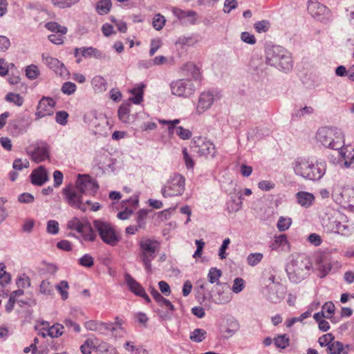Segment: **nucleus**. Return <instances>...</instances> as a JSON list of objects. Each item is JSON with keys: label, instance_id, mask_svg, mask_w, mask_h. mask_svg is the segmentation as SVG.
I'll list each match as a JSON object with an SVG mask.
<instances>
[{"label": "nucleus", "instance_id": "1", "mask_svg": "<svg viewBox=\"0 0 354 354\" xmlns=\"http://www.w3.org/2000/svg\"><path fill=\"white\" fill-rule=\"evenodd\" d=\"M295 174L309 180H319L325 174L326 162L324 160H317L313 162L309 158H297L292 162Z\"/></svg>", "mask_w": 354, "mask_h": 354}, {"label": "nucleus", "instance_id": "2", "mask_svg": "<svg viewBox=\"0 0 354 354\" xmlns=\"http://www.w3.org/2000/svg\"><path fill=\"white\" fill-rule=\"evenodd\" d=\"M310 258L304 253L292 255L286 266V272L290 281L297 283L306 279L313 270Z\"/></svg>", "mask_w": 354, "mask_h": 354}, {"label": "nucleus", "instance_id": "3", "mask_svg": "<svg viewBox=\"0 0 354 354\" xmlns=\"http://www.w3.org/2000/svg\"><path fill=\"white\" fill-rule=\"evenodd\" d=\"M275 274L272 270H266L263 273L261 292L271 303H279L284 297L285 288L279 283L275 281Z\"/></svg>", "mask_w": 354, "mask_h": 354}, {"label": "nucleus", "instance_id": "4", "mask_svg": "<svg viewBox=\"0 0 354 354\" xmlns=\"http://www.w3.org/2000/svg\"><path fill=\"white\" fill-rule=\"evenodd\" d=\"M266 63L279 70L289 71L292 68L290 53L280 46L268 47L266 50Z\"/></svg>", "mask_w": 354, "mask_h": 354}, {"label": "nucleus", "instance_id": "5", "mask_svg": "<svg viewBox=\"0 0 354 354\" xmlns=\"http://www.w3.org/2000/svg\"><path fill=\"white\" fill-rule=\"evenodd\" d=\"M317 140L325 147L339 150L344 144V136L341 129L336 127H322L316 135Z\"/></svg>", "mask_w": 354, "mask_h": 354}, {"label": "nucleus", "instance_id": "6", "mask_svg": "<svg viewBox=\"0 0 354 354\" xmlns=\"http://www.w3.org/2000/svg\"><path fill=\"white\" fill-rule=\"evenodd\" d=\"M93 225L105 243L114 246L120 241L119 235L110 223L102 219H95L93 221Z\"/></svg>", "mask_w": 354, "mask_h": 354}, {"label": "nucleus", "instance_id": "7", "mask_svg": "<svg viewBox=\"0 0 354 354\" xmlns=\"http://www.w3.org/2000/svg\"><path fill=\"white\" fill-rule=\"evenodd\" d=\"M185 178L179 174H174L162 187L161 194L164 197L181 196L185 191Z\"/></svg>", "mask_w": 354, "mask_h": 354}, {"label": "nucleus", "instance_id": "8", "mask_svg": "<svg viewBox=\"0 0 354 354\" xmlns=\"http://www.w3.org/2000/svg\"><path fill=\"white\" fill-rule=\"evenodd\" d=\"M67 227L71 230L77 231L84 241H94L96 239L97 235L86 218L80 220L74 217L68 222Z\"/></svg>", "mask_w": 354, "mask_h": 354}, {"label": "nucleus", "instance_id": "9", "mask_svg": "<svg viewBox=\"0 0 354 354\" xmlns=\"http://www.w3.org/2000/svg\"><path fill=\"white\" fill-rule=\"evenodd\" d=\"M140 254L142 262L148 273L151 272V261L156 257L158 250V243L155 241L142 238L140 241Z\"/></svg>", "mask_w": 354, "mask_h": 354}, {"label": "nucleus", "instance_id": "10", "mask_svg": "<svg viewBox=\"0 0 354 354\" xmlns=\"http://www.w3.org/2000/svg\"><path fill=\"white\" fill-rule=\"evenodd\" d=\"M171 92L173 95L189 97L194 94L196 89V85L189 78L180 79L170 84Z\"/></svg>", "mask_w": 354, "mask_h": 354}, {"label": "nucleus", "instance_id": "11", "mask_svg": "<svg viewBox=\"0 0 354 354\" xmlns=\"http://www.w3.org/2000/svg\"><path fill=\"white\" fill-rule=\"evenodd\" d=\"M26 153L35 162H41L49 158L48 145L42 141H37L26 148Z\"/></svg>", "mask_w": 354, "mask_h": 354}, {"label": "nucleus", "instance_id": "12", "mask_svg": "<svg viewBox=\"0 0 354 354\" xmlns=\"http://www.w3.org/2000/svg\"><path fill=\"white\" fill-rule=\"evenodd\" d=\"M346 216L339 211L334 210L331 213V217L329 218L330 227L334 232L347 236L351 230L346 222Z\"/></svg>", "mask_w": 354, "mask_h": 354}, {"label": "nucleus", "instance_id": "13", "mask_svg": "<svg viewBox=\"0 0 354 354\" xmlns=\"http://www.w3.org/2000/svg\"><path fill=\"white\" fill-rule=\"evenodd\" d=\"M63 193L66 197V202L71 206L83 212L86 210V204L82 201L83 194L77 186L66 187L64 189Z\"/></svg>", "mask_w": 354, "mask_h": 354}, {"label": "nucleus", "instance_id": "14", "mask_svg": "<svg viewBox=\"0 0 354 354\" xmlns=\"http://www.w3.org/2000/svg\"><path fill=\"white\" fill-rule=\"evenodd\" d=\"M192 147L197 148V153L200 156L214 157L216 150L214 145L209 140L201 136L195 137L192 140Z\"/></svg>", "mask_w": 354, "mask_h": 354}, {"label": "nucleus", "instance_id": "15", "mask_svg": "<svg viewBox=\"0 0 354 354\" xmlns=\"http://www.w3.org/2000/svg\"><path fill=\"white\" fill-rule=\"evenodd\" d=\"M76 185L82 194L91 196H94L99 187L95 180L88 176H80L76 182Z\"/></svg>", "mask_w": 354, "mask_h": 354}, {"label": "nucleus", "instance_id": "16", "mask_svg": "<svg viewBox=\"0 0 354 354\" xmlns=\"http://www.w3.org/2000/svg\"><path fill=\"white\" fill-rule=\"evenodd\" d=\"M218 95L213 92L205 91L200 94L196 111L198 114H202L211 108Z\"/></svg>", "mask_w": 354, "mask_h": 354}, {"label": "nucleus", "instance_id": "17", "mask_svg": "<svg viewBox=\"0 0 354 354\" xmlns=\"http://www.w3.org/2000/svg\"><path fill=\"white\" fill-rule=\"evenodd\" d=\"M55 102L50 97H44L39 102L35 113L36 119H40L46 115H51L53 113V109Z\"/></svg>", "mask_w": 354, "mask_h": 354}, {"label": "nucleus", "instance_id": "18", "mask_svg": "<svg viewBox=\"0 0 354 354\" xmlns=\"http://www.w3.org/2000/svg\"><path fill=\"white\" fill-rule=\"evenodd\" d=\"M42 60L51 70L61 77L68 75V72L64 64L56 58L42 55Z\"/></svg>", "mask_w": 354, "mask_h": 354}, {"label": "nucleus", "instance_id": "19", "mask_svg": "<svg viewBox=\"0 0 354 354\" xmlns=\"http://www.w3.org/2000/svg\"><path fill=\"white\" fill-rule=\"evenodd\" d=\"M333 197L337 202L345 203L354 208V188L344 187L339 194L335 193Z\"/></svg>", "mask_w": 354, "mask_h": 354}, {"label": "nucleus", "instance_id": "20", "mask_svg": "<svg viewBox=\"0 0 354 354\" xmlns=\"http://www.w3.org/2000/svg\"><path fill=\"white\" fill-rule=\"evenodd\" d=\"M31 183L34 185L41 186L48 180V175L44 166L34 169L30 174Z\"/></svg>", "mask_w": 354, "mask_h": 354}, {"label": "nucleus", "instance_id": "21", "mask_svg": "<svg viewBox=\"0 0 354 354\" xmlns=\"http://www.w3.org/2000/svg\"><path fill=\"white\" fill-rule=\"evenodd\" d=\"M183 74L191 79L193 82L198 84L201 78L199 68L193 63L189 62L185 64L181 68Z\"/></svg>", "mask_w": 354, "mask_h": 354}, {"label": "nucleus", "instance_id": "22", "mask_svg": "<svg viewBox=\"0 0 354 354\" xmlns=\"http://www.w3.org/2000/svg\"><path fill=\"white\" fill-rule=\"evenodd\" d=\"M87 330L98 332L100 334H106L111 330V325L109 323H104L96 320H90L84 324Z\"/></svg>", "mask_w": 354, "mask_h": 354}, {"label": "nucleus", "instance_id": "23", "mask_svg": "<svg viewBox=\"0 0 354 354\" xmlns=\"http://www.w3.org/2000/svg\"><path fill=\"white\" fill-rule=\"evenodd\" d=\"M295 197L298 204L305 208L310 207L315 201V196L307 192H299L295 194Z\"/></svg>", "mask_w": 354, "mask_h": 354}, {"label": "nucleus", "instance_id": "24", "mask_svg": "<svg viewBox=\"0 0 354 354\" xmlns=\"http://www.w3.org/2000/svg\"><path fill=\"white\" fill-rule=\"evenodd\" d=\"M308 11L314 17L321 16L326 11V7L317 0H308Z\"/></svg>", "mask_w": 354, "mask_h": 354}, {"label": "nucleus", "instance_id": "25", "mask_svg": "<svg viewBox=\"0 0 354 354\" xmlns=\"http://www.w3.org/2000/svg\"><path fill=\"white\" fill-rule=\"evenodd\" d=\"M288 241L286 234H280L274 237V241L270 245L272 250H285L288 247Z\"/></svg>", "mask_w": 354, "mask_h": 354}, {"label": "nucleus", "instance_id": "26", "mask_svg": "<svg viewBox=\"0 0 354 354\" xmlns=\"http://www.w3.org/2000/svg\"><path fill=\"white\" fill-rule=\"evenodd\" d=\"M81 54L84 57H95V59H102L105 58V55L100 50L93 47H82L80 48Z\"/></svg>", "mask_w": 354, "mask_h": 354}, {"label": "nucleus", "instance_id": "27", "mask_svg": "<svg viewBox=\"0 0 354 354\" xmlns=\"http://www.w3.org/2000/svg\"><path fill=\"white\" fill-rule=\"evenodd\" d=\"M91 84L95 93H103L107 89L106 80L100 75L95 76L92 79Z\"/></svg>", "mask_w": 354, "mask_h": 354}, {"label": "nucleus", "instance_id": "28", "mask_svg": "<svg viewBox=\"0 0 354 354\" xmlns=\"http://www.w3.org/2000/svg\"><path fill=\"white\" fill-rule=\"evenodd\" d=\"M125 281L131 292L139 296L144 293V288L129 274H125Z\"/></svg>", "mask_w": 354, "mask_h": 354}, {"label": "nucleus", "instance_id": "29", "mask_svg": "<svg viewBox=\"0 0 354 354\" xmlns=\"http://www.w3.org/2000/svg\"><path fill=\"white\" fill-rule=\"evenodd\" d=\"M317 269L320 272V277H326L331 270V266L329 261L319 257L317 259Z\"/></svg>", "mask_w": 354, "mask_h": 354}, {"label": "nucleus", "instance_id": "30", "mask_svg": "<svg viewBox=\"0 0 354 354\" xmlns=\"http://www.w3.org/2000/svg\"><path fill=\"white\" fill-rule=\"evenodd\" d=\"M24 121V118L22 117H17V118L10 121L8 124V129L12 133H21L25 130L23 127L22 123Z\"/></svg>", "mask_w": 354, "mask_h": 354}, {"label": "nucleus", "instance_id": "31", "mask_svg": "<svg viewBox=\"0 0 354 354\" xmlns=\"http://www.w3.org/2000/svg\"><path fill=\"white\" fill-rule=\"evenodd\" d=\"M96 352L99 354H118L115 348L106 342H101L97 344Z\"/></svg>", "mask_w": 354, "mask_h": 354}, {"label": "nucleus", "instance_id": "32", "mask_svg": "<svg viewBox=\"0 0 354 354\" xmlns=\"http://www.w3.org/2000/svg\"><path fill=\"white\" fill-rule=\"evenodd\" d=\"M328 351L330 354H346L347 351L344 350L342 343L335 341L330 344L328 346Z\"/></svg>", "mask_w": 354, "mask_h": 354}, {"label": "nucleus", "instance_id": "33", "mask_svg": "<svg viewBox=\"0 0 354 354\" xmlns=\"http://www.w3.org/2000/svg\"><path fill=\"white\" fill-rule=\"evenodd\" d=\"M5 100L9 102L12 103L17 106H21L24 104V97L21 96L18 93H8L6 94L5 97Z\"/></svg>", "mask_w": 354, "mask_h": 354}, {"label": "nucleus", "instance_id": "34", "mask_svg": "<svg viewBox=\"0 0 354 354\" xmlns=\"http://www.w3.org/2000/svg\"><path fill=\"white\" fill-rule=\"evenodd\" d=\"M112 6L111 0H100L97 3L96 10L99 15L107 14Z\"/></svg>", "mask_w": 354, "mask_h": 354}, {"label": "nucleus", "instance_id": "35", "mask_svg": "<svg viewBox=\"0 0 354 354\" xmlns=\"http://www.w3.org/2000/svg\"><path fill=\"white\" fill-rule=\"evenodd\" d=\"M172 12L176 17H178L180 19H184L185 17H194V19L193 23H194V21H196L195 17L196 16V13L194 11H184L180 8L174 7L172 8Z\"/></svg>", "mask_w": 354, "mask_h": 354}, {"label": "nucleus", "instance_id": "36", "mask_svg": "<svg viewBox=\"0 0 354 354\" xmlns=\"http://www.w3.org/2000/svg\"><path fill=\"white\" fill-rule=\"evenodd\" d=\"M64 327L60 324H55L48 328V335L51 338L61 336L64 333Z\"/></svg>", "mask_w": 354, "mask_h": 354}, {"label": "nucleus", "instance_id": "37", "mask_svg": "<svg viewBox=\"0 0 354 354\" xmlns=\"http://www.w3.org/2000/svg\"><path fill=\"white\" fill-rule=\"evenodd\" d=\"M97 343L94 339H88L80 346L81 352L83 354H91L92 351L96 350Z\"/></svg>", "mask_w": 354, "mask_h": 354}, {"label": "nucleus", "instance_id": "38", "mask_svg": "<svg viewBox=\"0 0 354 354\" xmlns=\"http://www.w3.org/2000/svg\"><path fill=\"white\" fill-rule=\"evenodd\" d=\"M221 274L222 272L221 270L217 269L216 268H212L209 269L207 274L208 281L211 283H216L217 285H219V279L221 277Z\"/></svg>", "mask_w": 354, "mask_h": 354}, {"label": "nucleus", "instance_id": "39", "mask_svg": "<svg viewBox=\"0 0 354 354\" xmlns=\"http://www.w3.org/2000/svg\"><path fill=\"white\" fill-rule=\"evenodd\" d=\"M242 200L241 195L239 197V201H236L234 199L231 200L227 204V210L229 213H234L238 212L242 207Z\"/></svg>", "mask_w": 354, "mask_h": 354}, {"label": "nucleus", "instance_id": "40", "mask_svg": "<svg viewBox=\"0 0 354 354\" xmlns=\"http://www.w3.org/2000/svg\"><path fill=\"white\" fill-rule=\"evenodd\" d=\"M130 110L127 106L121 105L118 111V115L120 120L123 123H127L129 120Z\"/></svg>", "mask_w": 354, "mask_h": 354}, {"label": "nucleus", "instance_id": "41", "mask_svg": "<svg viewBox=\"0 0 354 354\" xmlns=\"http://www.w3.org/2000/svg\"><path fill=\"white\" fill-rule=\"evenodd\" d=\"M45 26L48 30L52 32H59L62 35H65L67 32V28L62 26L56 22H48Z\"/></svg>", "mask_w": 354, "mask_h": 354}, {"label": "nucleus", "instance_id": "42", "mask_svg": "<svg viewBox=\"0 0 354 354\" xmlns=\"http://www.w3.org/2000/svg\"><path fill=\"white\" fill-rule=\"evenodd\" d=\"M313 311V309L308 310L307 311L301 313L299 317H293L290 319H288L286 322V326L287 327H291L293 326L296 322H302L305 319L309 317L311 315V313Z\"/></svg>", "mask_w": 354, "mask_h": 354}, {"label": "nucleus", "instance_id": "43", "mask_svg": "<svg viewBox=\"0 0 354 354\" xmlns=\"http://www.w3.org/2000/svg\"><path fill=\"white\" fill-rule=\"evenodd\" d=\"M55 288L59 292L62 299L66 300L68 297L67 290L69 288V286L68 282L66 281H61L56 285Z\"/></svg>", "mask_w": 354, "mask_h": 354}, {"label": "nucleus", "instance_id": "44", "mask_svg": "<svg viewBox=\"0 0 354 354\" xmlns=\"http://www.w3.org/2000/svg\"><path fill=\"white\" fill-rule=\"evenodd\" d=\"M274 342L277 347L285 348L288 346L289 338L287 335H279L274 338Z\"/></svg>", "mask_w": 354, "mask_h": 354}, {"label": "nucleus", "instance_id": "45", "mask_svg": "<svg viewBox=\"0 0 354 354\" xmlns=\"http://www.w3.org/2000/svg\"><path fill=\"white\" fill-rule=\"evenodd\" d=\"M131 93L133 95L129 99L136 104H139L143 100V91L142 87H139L138 88H133L131 91Z\"/></svg>", "mask_w": 354, "mask_h": 354}, {"label": "nucleus", "instance_id": "46", "mask_svg": "<svg viewBox=\"0 0 354 354\" xmlns=\"http://www.w3.org/2000/svg\"><path fill=\"white\" fill-rule=\"evenodd\" d=\"M206 335V331L203 329L196 328L190 334V339L196 342H201L203 341Z\"/></svg>", "mask_w": 354, "mask_h": 354}, {"label": "nucleus", "instance_id": "47", "mask_svg": "<svg viewBox=\"0 0 354 354\" xmlns=\"http://www.w3.org/2000/svg\"><path fill=\"white\" fill-rule=\"evenodd\" d=\"M291 223L290 218L281 216L277 222V228L280 232H284L290 227Z\"/></svg>", "mask_w": 354, "mask_h": 354}, {"label": "nucleus", "instance_id": "48", "mask_svg": "<svg viewBox=\"0 0 354 354\" xmlns=\"http://www.w3.org/2000/svg\"><path fill=\"white\" fill-rule=\"evenodd\" d=\"M263 257V255L262 253H251L248 256L247 262L250 266H254L261 261Z\"/></svg>", "mask_w": 354, "mask_h": 354}, {"label": "nucleus", "instance_id": "49", "mask_svg": "<svg viewBox=\"0 0 354 354\" xmlns=\"http://www.w3.org/2000/svg\"><path fill=\"white\" fill-rule=\"evenodd\" d=\"M325 313V318L331 319L335 313V305L333 302H326L322 306V310Z\"/></svg>", "mask_w": 354, "mask_h": 354}, {"label": "nucleus", "instance_id": "50", "mask_svg": "<svg viewBox=\"0 0 354 354\" xmlns=\"http://www.w3.org/2000/svg\"><path fill=\"white\" fill-rule=\"evenodd\" d=\"M340 155L344 159L354 160V148L350 146L342 147Z\"/></svg>", "mask_w": 354, "mask_h": 354}, {"label": "nucleus", "instance_id": "51", "mask_svg": "<svg viewBox=\"0 0 354 354\" xmlns=\"http://www.w3.org/2000/svg\"><path fill=\"white\" fill-rule=\"evenodd\" d=\"M26 75L30 80H35L39 75V71L35 65H30L26 69Z\"/></svg>", "mask_w": 354, "mask_h": 354}, {"label": "nucleus", "instance_id": "52", "mask_svg": "<svg viewBox=\"0 0 354 354\" xmlns=\"http://www.w3.org/2000/svg\"><path fill=\"white\" fill-rule=\"evenodd\" d=\"M176 133L183 140H188L192 136L191 131L180 126L176 128Z\"/></svg>", "mask_w": 354, "mask_h": 354}, {"label": "nucleus", "instance_id": "53", "mask_svg": "<svg viewBox=\"0 0 354 354\" xmlns=\"http://www.w3.org/2000/svg\"><path fill=\"white\" fill-rule=\"evenodd\" d=\"M165 23V17L162 15H161L160 14H157L153 17V26L156 30H161L163 28Z\"/></svg>", "mask_w": 354, "mask_h": 354}, {"label": "nucleus", "instance_id": "54", "mask_svg": "<svg viewBox=\"0 0 354 354\" xmlns=\"http://www.w3.org/2000/svg\"><path fill=\"white\" fill-rule=\"evenodd\" d=\"M79 263L82 266L91 268L94 264V259L90 254H86L79 259Z\"/></svg>", "mask_w": 354, "mask_h": 354}, {"label": "nucleus", "instance_id": "55", "mask_svg": "<svg viewBox=\"0 0 354 354\" xmlns=\"http://www.w3.org/2000/svg\"><path fill=\"white\" fill-rule=\"evenodd\" d=\"M196 43L194 38L192 37H185L182 36L180 37L176 42V44L180 45L182 46H193Z\"/></svg>", "mask_w": 354, "mask_h": 354}, {"label": "nucleus", "instance_id": "56", "mask_svg": "<svg viewBox=\"0 0 354 354\" xmlns=\"http://www.w3.org/2000/svg\"><path fill=\"white\" fill-rule=\"evenodd\" d=\"M162 41L160 39H153L150 42V50H149V56L152 57L157 50L161 47Z\"/></svg>", "mask_w": 354, "mask_h": 354}, {"label": "nucleus", "instance_id": "57", "mask_svg": "<svg viewBox=\"0 0 354 354\" xmlns=\"http://www.w3.org/2000/svg\"><path fill=\"white\" fill-rule=\"evenodd\" d=\"M46 230L48 233L51 234H56L59 232V223L54 220H50L47 223Z\"/></svg>", "mask_w": 354, "mask_h": 354}, {"label": "nucleus", "instance_id": "58", "mask_svg": "<svg viewBox=\"0 0 354 354\" xmlns=\"http://www.w3.org/2000/svg\"><path fill=\"white\" fill-rule=\"evenodd\" d=\"M76 85L71 82H67L63 84L62 86V91L67 95H71L76 91Z\"/></svg>", "mask_w": 354, "mask_h": 354}, {"label": "nucleus", "instance_id": "59", "mask_svg": "<svg viewBox=\"0 0 354 354\" xmlns=\"http://www.w3.org/2000/svg\"><path fill=\"white\" fill-rule=\"evenodd\" d=\"M254 26L256 31L261 33L266 32L270 27V24L268 21L263 20L255 23Z\"/></svg>", "mask_w": 354, "mask_h": 354}, {"label": "nucleus", "instance_id": "60", "mask_svg": "<svg viewBox=\"0 0 354 354\" xmlns=\"http://www.w3.org/2000/svg\"><path fill=\"white\" fill-rule=\"evenodd\" d=\"M14 66V64H8L4 59H0V75L2 77L6 75L8 73L9 68H12Z\"/></svg>", "mask_w": 354, "mask_h": 354}, {"label": "nucleus", "instance_id": "61", "mask_svg": "<svg viewBox=\"0 0 354 354\" xmlns=\"http://www.w3.org/2000/svg\"><path fill=\"white\" fill-rule=\"evenodd\" d=\"M4 268V266H0V283L3 286L7 285L10 281V275L3 270Z\"/></svg>", "mask_w": 354, "mask_h": 354}, {"label": "nucleus", "instance_id": "62", "mask_svg": "<svg viewBox=\"0 0 354 354\" xmlns=\"http://www.w3.org/2000/svg\"><path fill=\"white\" fill-rule=\"evenodd\" d=\"M244 288V280L242 278H236L234 280L232 290L235 293H239L243 290Z\"/></svg>", "mask_w": 354, "mask_h": 354}, {"label": "nucleus", "instance_id": "63", "mask_svg": "<svg viewBox=\"0 0 354 354\" xmlns=\"http://www.w3.org/2000/svg\"><path fill=\"white\" fill-rule=\"evenodd\" d=\"M334 337L330 333H327L319 338V343L321 346H326L332 343Z\"/></svg>", "mask_w": 354, "mask_h": 354}, {"label": "nucleus", "instance_id": "64", "mask_svg": "<svg viewBox=\"0 0 354 354\" xmlns=\"http://www.w3.org/2000/svg\"><path fill=\"white\" fill-rule=\"evenodd\" d=\"M29 167V161L26 159L22 160L20 158L16 159L13 162V168L16 170H21Z\"/></svg>", "mask_w": 354, "mask_h": 354}]
</instances>
